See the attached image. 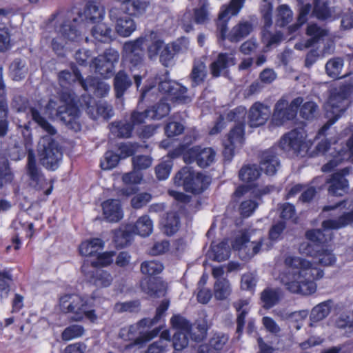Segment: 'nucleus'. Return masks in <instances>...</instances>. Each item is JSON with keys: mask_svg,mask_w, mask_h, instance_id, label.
<instances>
[{"mask_svg": "<svg viewBox=\"0 0 353 353\" xmlns=\"http://www.w3.org/2000/svg\"><path fill=\"white\" fill-rule=\"evenodd\" d=\"M100 2L101 0H88L83 14L79 15V19L72 17L70 12L57 15L55 25L57 35L52 38L51 42L55 53L63 55L65 48H69L70 44L77 43L82 40L84 19L92 23L101 21L104 9Z\"/></svg>", "mask_w": 353, "mask_h": 353, "instance_id": "obj_1", "label": "nucleus"}, {"mask_svg": "<svg viewBox=\"0 0 353 353\" xmlns=\"http://www.w3.org/2000/svg\"><path fill=\"white\" fill-rule=\"evenodd\" d=\"M353 222V208L350 212L343 213L335 219H327L322 222V230H311L306 232V238L311 243L303 242L299 248L302 254L316 259L318 263L324 266L332 265L336 257L331 250L320 247V245L330 241L332 238V230H338Z\"/></svg>", "mask_w": 353, "mask_h": 353, "instance_id": "obj_2", "label": "nucleus"}, {"mask_svg": "<svg viewBox=\"0 0 353 353\" xmlns=\"http://www.w3.org/2000/svg\"><path fill=\"white\" fill-rule=\"evenodd\" d=\"M285 270L279 275L285 288L294 294L310 295L316 290L314 280L323 277V272L313 267L311 261L294 256L285 259Z\"/></svg>", "mask_w": 353, "mask_h": 353, "instance_id": "obj_3", "label": "nucleus"}, {"mask_svg": "<svg viewBox=\"0 0 353 353\" xmlns=\"http://www.w3.org/2000/svg\"><path fill=\"white\" fill-rule=\"evenodd\" d=\"M29 112L32 119L49 135L43 136L38 144V153L41 163L48 170H55L62 159V152L58 143L50 135L57 133L56 129L43 118L34 108H30Z\"/></svg>", "mask_w": 353, "mask_h": 353, "instance_id": "obj_4", "label": "nucleus"}, {"mask_svg": "<svg viewBox=\"0 0 353 353\" xmlns=\"http://www.w3.org/2000/svg\"><path fill=\"white\" fill-rule=\"evenodd\" d=\"M170 302L168 300H163L160 305L157 307L156 315L152 319H143L139 321L137 323L124 327L120 330L119 336L124 341L134 340V345H143L159 334L161 328L156 327L152 330L144 332L145 327H150L164 315V313L168 310Z\"/></svg>", "mask_w": 353, "mask_h": 353, "instance_id": "obj_5", "label": "nucleus"}, {"mask_svg": "<svg viewBox=\"0 0 353 353\" xmlns=\"http://www.w3.org/2000/svg\"><path fill=\"white\" fill-rule=\"evenodd\" d=\"M351 94L352 87L350 85H342L330 90L328 100L325 105V115L328 121L320 129V134H324L350 107Z\"/></svg>", "mask_w": 353, "mask_h": 353, "instance_id": "obj_6", "label": "nucleus"}, {"mask_svg": "<svg viewBox=\"0 0 353 353\" xmlns=\"http://www.w3.org/2000/svg\"><path fill=\"white\" fill-rule=\"evenodd\" d=\"M59 307L63 313L70 314V319L73 321H81L87 319L94 323L97 320L95 310L89 306L87 300L77 294H65L61 296Z\"/></svg>", "mask_w": 353, "mask_h": 353, "instance_id": "obj_7", "label": "nucleus"}, {"mask_svg": "<svg viewBox=\"0 0 353 353\" xmlns=\"http://www.w3.org/2000/svg\"><path fill=\"white\" fill-rule=\"evenodd\" d=\"M59 307L63 313L70 314V319L73 321H81L87 319L94 323L97 320L95 310L89 306L87 300L77 294H65L61 296Z\"/></svg>", "mask_w": 353, "mask_h": 353, "instance_id": "obj_8", "label": "nucleus"}, {"mask_svg": "<svg viewBox=\"0 0 353 353\" xmlns=\"http://www.w3.org/2000/svg\"><path fill=\"white\" fill-rule=\"evenodd\" d=\"M264 241L260 230L251 229L236 234L232 246L239 252L241 258L248 259L263 250Z\"/></svg>", "mask_w": 353, "mask_h": 353, "instance_id": "obj_9", "label": "nucleus"}, {"mask_svg": "<svg viewBox=\"0 0 353 353\" xmlns=\"http://www.w3.org/2000/svg\"><path fill=\"white\" fill-rule=\"evenodd\" d=\"M211 179L209 176L199 172H194L191 168L184 167L174 177V183L183 186L187 192L199 194L210 185Z\"/></svg>", "mask_w": 353, "mask_h": 353, "instance_id": "obj_10", "label": "nucleus"}, {"mask_svg": "<svg viewBox=\"0 0 353 353\" xmlns=\"http://www.w3.org/2000/svg\"><path fill=\"white\" fill-rule=\"evenodd\" d=\"M306 137L303 130H291L281 137L279 147L286 152L303 157L310 146V142L306 139Z\"/></svg>", "mask_w": 353, "mask_h": 353, "instance_id": "obj_11", "label": "nucleus"}, {"mask_svg": "<svg viewBox=\"0 0 353 353\" xmlns=\"http://www.w3.org/2000/svg\"><path fill=\"white\" fill-rule=\"evenodd\" d=\"M60 102L63 103V105L57 110L56 117L71 129L79 130L81 126L76 121L79 115V110L75 105L77 103L70 92L68 90L63 91L61 94Z\"/></svg>", "mask_w": 353, "mask_h": 353, "instance_id": "obj_12", "label": "nucleus"}, {"mask_svg": "<svg viewBox=\"0 0 353 353\" xmlns=\"http://www.w3.org/2000/svg\"><path fill=\"white\" fill-rule=\"evenodd\" d=\"M303 101V98L297 97L289 104L287 99L281 98L274 106L272 119L273 123L279 126L288 121L292 120L296 114L298 108Z\"/></svg>", "mask_w": 353, "mask_h": 353, "instance_id": "obj_13", "label": "nucleus"}, {"mask_svg": "<svg viewBox=\"0 0 353 353\" xmlns=\"http://www.w3.org/2000/svg\"><path fill=\"white\" fill-rule=\"evenodd\" d=\"M119 58V54L117 50L112 48L106 50L103 54L94 59L95 72L104 78L110 77L113 73L114 63L118 62Z\"/></svg>", "mask_w": 353, "mask_h": 353, "instance_id": "obj_14", "label": "nucleus"}, {"mask_svg": "<svg viewBox=\"0 0 353 353\" xmlns=\"http://www.w3.org/2000/svg\"><path fill=\"white\" fill-rule=\"evenodd\" d=\"M216 153L211 148L194 146L183 154V160L186 163L196 161L201 168L210 165L214 161Z\"/></svg>", "mask_w": 353, "mask_h": 353, "instance_id": "obj_15", "label": "nucleus"}, {"mask_svg": "<svg viewBox=\"0 0 353 353\" xmlns=\"http://www.w3.org/2000/svg\"><path fill=\"white\" fill-rule=\"evenodd\" d=\"M110 17L116 23V30L122 37H129L136 30L134 20L119 8H112L110 10Z\"/></svg>", "mask_w": 353, "mask_h": 353, "instance_id": "obj_16", "label": "nucleus"}, {"mask_svg": "<svg viewBox=\"0 0 353 353\" xmlns=\"http://www.w3.org/2000/svg\"><path fill=\"white\" fill-rule=\"evenodd\" d=\"M26 169V174L29 179V185L38 190L43 188L47 183L46 179L41 169L37 165L35 155L31 150L28 153Z\"/></svg>", "mask_w": 353, "mask_h": 353, "instance_id": "obj_17", "label": "nucleus"}, {"mask_svg": "<svg viewBox=\"0 0 353 353\" xmlns=\"http://www.w3.org/2000/svg\"><path fill=\"white\" fill-rule=\"evenodd\" d=\"M245 0H231L228 6H223L219 16L217 28L219 37L224 40L228 30L227 21L233 15H236L243 6Z\"/></svg>", "mask_w": 353, "mask_h": 353, "instance_id": "obj_18", "label": "nucleus"}, {"mask_svg": "<svg viewBox=\"0 0 353 353\" xmlns=\"http://www.w3.org/2000/svg\"><path fill=\"white\" fill-rule=\"evenodd\" d=\"M244 141V125L236 124L228 134V139L224 141L223 155L230 159L234 155L235 148L241 147Z\"/></svg>", "mask_w": 353, "mask_h": 353, "instance_id": "obj_19", "label": "nucleus"}, {"mask_svg": "<svg viewBox=\"0 0 353 353\" xmlns=\"http://www.w3.org/2000/svg\"><path fill=\"white\" fill-rule=\"evenodd\" d=\"M143 41L144 38L140 37L134 41L126 42L123 46V57L134 66L139 65L143 61Z\"/></svg>", "mask_w": 353, "mask_h": 353, "instance_id": "obj_20", "label": "nucleus"}, {"mask_svg": "<svg viewBox=\"0 0 353 353\" xmlns=\"http://www.w3.org/2000/svg\"><path fill=\"white\" fill-rule=\"evenodd\" d=\"M271 114L269 106L260 102L254 103L248 113L249 123L251 127H259L266 123Z\"/></svg>", "mask_w": 353, "mask_h": 353, "instance_id": "obj_21", "label": "nucleus"}, {"mask_svg": "<svg viewBox=\"0 0 353 353\" xmlns=\"http://www.w3.org/2000/svg\"><path fill=\"white\" fill-rule=\"evenodd\" d=\"M188 44V41L186 39H182L177 42L165 45L159 54L160 62L165 67L169 66L172 63L174 55L183 49H186Z\"/></svg>", "mask_w": 353, "mask_h": 353, "instance_id": "obj_22", "label": "nucleus"}, {"mask_svg": "<svg viewBox=\"0 0 353 353\" xmlns=\"http://www.w3.org/2000/svg\"><path fill=\"white\" fill-rule=\"evenodd\" d=\"M141 290L150 296L159 297L166 292L167 285L158 278L145 277L141 281Z\"/></svg>", "mask_w": 353, "mask_h": 353, "instance_id": "obj_23", "label": "nucleus"}, {"mask_svg": "<svg viewBox=\"0 0 353 353\" xmlns=\"http://www.w3.org/2000/svg\"><path fill=\"white\" fill-rule=\"evenodd\" d=\"M88 265L84 263L81 270L82 272L90 279L91 282L98 287H108L112 281V277L110 274L102 270L94 269L93 271H88Z\"/></svg>", "mask_w": 353, "mask_h": 353, "instance_id": "obj_24", "label": "nucleus"}, {"mask_svg": "<svg viewBox=\"0 0 353 353\" xmlns=\"http://www.w3.org/2000/svg\"><path fill=\"white\" fill-rule=\"evenodd\" d=\"M103 213L109 222H117L123 218V214L119 200L108 199L102 203Z\"/></svg>", "mask_w": 353, "mask_h": 353, "instance_id": "obj_25", "label": "nucleus"}, {"mask_svg": "<svg viewBox=\"0 0 353 353\" xmlns=\"http://www.w3.org/2000/svg\"><path fill=\"white\" fill-rule=\"evenodd\" d=\"M235 58L232 53H220L217 59L210 65V72L214 77H218L221 72L235 64Z\"/></svg>", "mask_w": 353, "mask_h": 353, "instance_id": "obj_26", "label": "nucleus"}, {"mask_svg": "<svg viewBox=\"0 0 353 353\" xmlns=\"http://www.w3.org/2000/svg\"><path fill=\"white\" fill-rule=\"evenodd\" d=\"M81 86L85 90H93L100 97H105L110 91V85L104 81L94 77H88L81 81Z\"/></svg>", "mask_w": 353, "mask_h": 353, "instance_id": "obj_27", "label": "nucleus"}, {"mask_svg": "<svg viewBox=\"0 0 353 353\" xmlns=\"http://www.w3.org/2000/svg\"><path fill=\"white\" fill-rule=\"evenodd\" d=\"M327 183L329 193L334 196H342L349 190L348 181L340 174H333Z\"/></svg>", "mask_w": 353, "mask_h": 353, "instance_id": "obj_28", "label": "nucleus"}, {"mask_svg": "<svg viewBox=\"0 0 353 353\" xmlns=\"http://www.w3.org/2000/svg\"><path fill=\"white\" fill-rule=\"evenodd\" d=\"M261 165V170H264L267 174L273 175L276 173L280 163L273 150L263 152Z\"/></svg>", "mask_w": 353, "mask_h": 353, "instance_id": "obj_29", "label": "nucleus"}, {"mask_svg": "<svg viewBox=\"0 0 353 353\" xmlns=\"http://www.w3.org/2000/svg\"><path fill=\"white\" fill-rule=\"evenodd\" d=\"M283 296L281 288H267L261 293V300L265 308H271L280 301Z\"/></svg>", "mask_w": 353, "mask_h": 353, "instance_id": "obj_30", "label": "nucleus"}, {"mask_svg": "<svg viewBox=\"0 0 353 353\" xmlns=\"http://www.w3.org/2000/svg\"><path fill=\"white\" fill-rule=\"evenodd\" d=\"M252 24L248 21H241L234 26L228 35L232 42H238L252 31Z\"/></svg>", "mask_w": 353, "mask_h": 353, "instance_id": "obj_31", "label": "nucleus"}, {"mask_svg": "<svg viewBox=\"0 0 353 353\" xmlns=\"http://www.w3.org/2000/svg\"><path fill=\"white\" fill-rule=\"evenodd\" d=\"M131 85L132 81L124 71L117 72L114 79V88L117 97H121Z\"/></svg>", "mask_w": 353, "mask_h": 353, "instance_id": "obj_32", "label": "nucleus"}, {"mask_svg": "<svg viewBox=\"0 0 353 353\" xmlns=\"http://www.w3.org/2000/svg\"><path fill=\"white\" fill-rule=\"evenodd\" d=\"M28 72V68L24 60L21 59H14L9 68V74L14 81L23 79Z\"/></svg>", "mask_w": 353, "mask_h": 353, "instance_id": "obj_33", "label": "nucleus"}, {"mask_svg": "<svg viewBox=\"0 0 353 353\" xmlns=\"http://www.w3.org/2000/svg\"><path fill=\"white\" fill-rule=\"evenodd\" d=\"M206 75L207 70L204 62L199 59L194 60L190 74L192 85L196 86L202 83Z\"/></svg>", "mask_w": 353, "mask_h": 353, "instance_id": "obj_34", "label": "nucleus"}, {"mask_svg": "<svg viewBox=\"0 0 353 353\" xmlns=\"http://www.w3.org/2000/svg\"><path fill=\"white\" fill-rule=\"evenodd\" d=\"M332 303V300H327L314 307L311 311V320L320 321L327 317L330 312Z\"/></svg>", "mask_w": 353, "mask_h": 353, "instance_id": "obj_35", "label": "nucleus"}, {"mask_svg": "<svg viewBox=\"0 0 353 353\" xmlns=\"http://www.w3.org/2000/svg\"><path fill=\"white\" fill-rule=\"evenodd\" d=\"M96 25L92 28V34L101 42H109L111 41L112 30L104 23L95 22Z\"/></svg>", "mask_w": 353, "mask_h": 353, "instance_id": "obj_36", "label": "nucleus"}, {"mask_svg": "<svg viewBox=\"0 0 353 353\" xmlns=\"http://www.w3.org/2000/svg\"><path fill=\"white\" fill-rule=\"evenodd\" d=\"M103 241L100 239H93L83 242L79 247V252L83 256H92L103 247Z\"/></svg>", "mask_w": 353, "mask_h": 353, "instance_id": "obj_37", "label": "nucleus"}, {"mask_svg": "<svg viewBox=\"0 0 353 353\" xmlns=\"http://www.w3.org/2000/svg\"><path fill=\"white\" fill-rule=\"evenodd\" d=\"M232 292L230 282L226 279H219L214 285V297L218 300L227 299Z\"/></svg>", "mask_w": 353, "mask_h": 353, "instance_id": "obj_38", "label": "nucleus"}, {"mask_svg": "<svg viewBox=\"0 0 353 353\" xmlns=\"http://www.w3.org/2000/svg\"><path fill=\"white\" fill-rule=\"evenodd\" d=\"M9 108L6 98L0 99V137H5L8 132Z\"/></svg>", "mask_w": 353, "mask_h": 353, "instance_id": "obj_39", "label": "nucleus"}, {"mask_svg": "<svg viewBox=\"0 0 353 353\" xmlns=\"http://www.w3.org/2000/svg\"><path fill=\"white\" fill-rule=\"evenodd\" d=\"M167 101V99L163 98L150 109H148L151 119H161L169 114L170 111V106Z\"/></svg>", "mask_w": 353, "mask_h": 353, "instance_id": "obj_40", "label": "nucleus"}, {"mask_svg": "<svg viewBox=\"0 0 353 353\" xmlns=\"http://www.w3.org/2000/svg\"><path fill=\"white\" fill-rule=\"evenodd\" d=\"M209 3L207 0H199V7L194 10L193 20L196 24H205L209 21Z\"/></svg>", "mask_w": 353, "mask_h": 353, "instance_id": "obj_41", "label": "nucleus"}, {"mask_svg": "<svg viewBox=\"0 0 353 353\" xmlns=\"http://www.w3.org/2000/svg\"><path fill=\"white\" fill-rule=\"evenodd\" d=\"M233 305L236 308L237 312H239L236 320V332L238 333H241L245 323V318L248 312V301L247 300H239L234 302Z\"/></svg>", "mask_w": 353, "mask_h": 353, "instance_id": "obj_42", "label": "nucleus"}, {"mask_svg": "<svg viewBox=\"0 0 353 353\" xmlns=\"http://www.w3.org/2000/svg\"><path fill=\"white\" fill-rule=\"evenodd\" d=\"M58 78L59 83L62 87L70 85L72 82L76 81H79L81 85V81H85L77 69H74L72 73L67 70H63L59 73Z\"/></svg>", "mask_w": 353, "mask_h": 353, "instance_id": "obj_43", "label": "nucleus"}, {"mask_svg": "<svg viewBox=\"0 0 353 353\" xmlns=\"http://www.w3.org/2000/svg\"><path fill=\"white\" fill-rule=\"evenodd\" d=\"M276 23L283 27L290 23L293 19V12L288 6L283 4L277 8Z\"/></svg>", "mask_w": 353, "mask_h": 353, "instance_id": "obj_44", "label": "nucleus"}, {"mask_svg": "<svg viewBox=\"0 0 353 353\" xmlns=\"http://www.w3.org/2000/svg\"><path fill=\"white\" fill-rule=\"evenodd\" d=\"M150 43L148 47V54L150 59L156 58L160 51L162 50L163 41L159 38L157 33L152 32L148 37Z\"/></svg>", "mask_w": 353, "mask_h": 353, "instance_id": "obj_45", "label": "nucleus"}, {"mask_svg": "<svg viewBox=\"0 0 353 353\" xmlns=\"http://www.w3.org/2000/svg\"><path fill=\"white\" fill-rule=\"evenodd\" d=\"M152 221L147 215L140 217L134 225V230L136 233L142 236L150 235L152 232Z\"/></svg>", "mask_w": 353, "mask_h": 353, "instance_id": "obj_46", "label": "nucleus"}, {"mask_svg": "<svg viewBox=\"0 0 353 353\" xmlns=\"http://www.w3.org/2000/svg\"><path fill=\"white\" fill-rule=\"evenodd\" d=\"M110 132L120 138H129L131 136L133 127L126 122L112 123L110 127Z\"/></svg>", "mask_w": 353, "mask_h": 353, "instance_id": "obj_47", "label": "nucleus"}, {"mask_svg": "<svg viewBox=\"0 0 353 353\" xmlns=\"http://www.w3.org/2000/svg\"><path fill=\"white\" fill-rule=\"evenodd\" d=\"M260 176V171L255 165L243 167L239 173V179L246 183L254 182Z\"/></svg>", "mask_w": 353, "mask_h": 353, "instance_id": "obj_48", "label": "nucleus"}, {"mask_svg": "<svg viewBox=\"0 0 353 353\" xmlns=\"http://www.w3.org/2000/svg\"><path fill=\"white\" fill-rule=\"evenodd\" d=\"M306 34L311 37V39L307 40L305 47H310L314 42H316L321 38L327 34V30L318 26L315 23H310L307 26Z\"/></svg>", "mask_w": 353, "mask_h": 353, "instance_id": "obj_49", "label": "nucleus"}, {"mask_svg": "<svg viewBox=\"0 0 353 353\" xmlns=\"http://www.w3.org/2000/svg\"><path fill=\"white\" fill-rule=\"evenodd\" d=\"M179 218L176 212L168 213L163 222L165 233L167 235H172L179 230Z\"/></svg>", "mask_w": 353, "mask_h": 353, "instance_id": "obj_50", "label": "nucleus"}, {"mask_svg": "<svg viewBox=\"0 0 353 353\" xmlns=\"http://www.w3.org/2000/svg\"><path fill=\"white\" fill-rule=\"evenodd\" d=\"M212 258L214 261L221 262L228 259L230 256V249L226 242H221L212 246Z\"/></svg>", "mask_w": 353, "mask_h": 353, "instance_id": "obj_51", "label": "nucleus"}, {"mask_svg": "<svg viewBox=\"0 0 353 353\" xmlns=\"http://www.w3.org/2000/svg\"><path fill=\"white\" fill-rule=\"evenodd\" d=\"M343 66V60L341 58H333L329 60L325 65L327 75L332 78H339Z\"/></svg>", "mask_w": 353, "mask_h": 353, "instance_id": "obj_52", "label": "nucleus"}, {"mask_svg": "<svg viewBox=\"0 0 353 353\" xmlns=\"http://www.w3.org/2000/svg\"><path fill=\"white\" fill-rule=\"evenodd\" d=\"M334 325L339 329H348L353 332V311L342 313L334 320Z\"/></svg>", "mask_w": 353, "mask_h": 353, "instance_id": "obj_53", "label": "nucleus"}, {"mask_svg": "<svg viewBox=\"0 0 353 353\" xmlns=\"http://www.w3.org/2000/svg\"><path fill=\"white\" fill-rule=\"evenodd\" d=\"M163 270L162 263L157 261H144L141 265V271L144 274L155 275Z\"/></svg>", "mask_w": 353, "mask_h": 353, "instance_id": "obj_54", "label": "nucleus"}, {"mask_svg": "<svg viewBox=\"0 0 353 353\" xmlns=\"http://www.w3.org/2000/svg\"><path fill=\"white\" fill-rule=\"evenodd\" d=\"M84 331L83 326L80 325H72L63 331L61 337L63 341H70L81 336Z\"/></svg>", "mask_w": 353, "mask_h": 353, "instance_id": "obj_55", "label": "nucleus"}, {"mask_svg": "<svg viewBox=\"0 0 353 353\" xmlns=\"http://www.w3.org/2000/svg\"><path fill=\"white\" fill-rule=\"evenodd\" d=\"M119 159L120 157L118 154L111 151H108L104 154L103 159L101 161V168L103 170H111L117 165Z\"/></svg>", "mask_w": 353, "mask_h": 353, "instance_id": "obj_56", "label": "nucleus"}, {"mask_svg": "<svg viewBox=\"0 0 353 353\" xmlns=\"http://www.w3.org/2000/svg\"><path fill=\"white\" fill-rule=\"evenodd\" d=\"M247 111L245 108L239 106L233 110H231L227 114V120L229 121L236 122V124L242 123L244 125V121Z\"/></svg>", "mask_w": 353, "mask_h": 353, "instance_id": "obj_57", "label": "nucleus"}, {"mask_svg": "<svg viewBox=\"0 0 353 353\" xmlns=\"http://www.w3.org/2000/svg\"><path fill=\"white\" fill-rule=\"evenodd\" d=\"M261 13L264 21V27L266 30L270 28L272 24V5L268 0H263L261 6Z\"/></svg>", "mask_w": 353, "mask_h": 353, "instance_id": "obj_58", "label": "nucleus"}, {"mask_svg": "<svg viewBox=\"0 0 353 353\" xmlns=\"http://www.w3.org/2000/svg\"><path fill=\"white\" fill-rule=\"evenodd\" d=\"M314 12L320 19H327L331 17V11L324 0H314Z\"/></svg>", "mask_w": 353, "mask_h": 353, "instance_id": "obj_59", "label": "nucleus"}, {"mask_svg": "<svg viewBox=\"0 0 353 353\" xmlns=\"http://www.w3.org/2000/svg\"><path fill=\"white\" fill-rule=\"evenodd\" d=\"M170 323L174 328L179 330L177 332L190 333L191 328L190 324L183 316L179 314L174 315L171 318Z\"/></svg>", "mask_w": 353, "mask_h": 353, "instance_id": "obj_60", "label": "nucleus"}, {"mask_svg": "<svg viewBox=\"0 0 353 353\" xmlns=\"http://www.w3.org/2000/svg\"><path fill=\"white\" fill-rule=\"evenodd\" d=\"M133 168L135 170H145L150 167L152 159L147 155H137L132 159Z\"/></svg>", "mask_w": 353, "mask_h": 353, "instance_id": "obj_61", "label": "nucleus"}, {"mask_svg": "<svg viewBox=\"0 0 353 353\" xmlns=\"http://www.w3.org/2000/svg\"><path fill=\"white\" fill-rule=\"evenodd\" d=\"M0 179L5 182H12L14 179V174L9 167V163L5 158H0ZM2 183H0V187Z\"/></svg>", "mask_w": 353, "mask_h": 353, "instance_id": "obj_62", "label": "nucleus"}, {"mask_svg": "<svg viewBox=\"0 0 353 353\" xmlns=\"http://www.w3.org/2000/svg\"><path fill=\"white\" fill-rule=\"evenodd\" d=\"M11 279V275L8 272H0V300L8 296L10 291L9 282Z\"/></svg>", "mask_w": 353, "mask_h": 353, "instance_id": "obj_63", "label": "nucleus"}, {"mask_svg": "<svg viewBox=\"0 0 353 353\" xmlns=\"http://www.w3.org/2000/svg\"><path fill=\"white\" fill-rule=\"evenodd\" d=\"M317 110L318 106L314 102L307 101L301 106L300 115L307 120L312 119L314 117Z\"/></svg>", "mask_w": 353, "mask_h": 353, "instance_id": "obj_64", "label": "nucleus"}]
</instances>
